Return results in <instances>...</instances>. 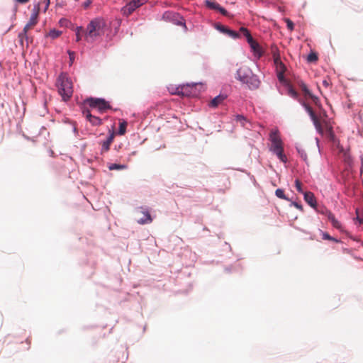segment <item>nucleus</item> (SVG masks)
Masks as SVG:
<instances>
[{
  "label": "nucleus",
  "mask_w": 363,
  "mask_h": 363,
  "mask_svg": "<svg viewBox=\"0 0 363 363\" xmlns=\"http://www.w3.org/2000/svg\"><path fill=\"white\" fill-rule=\"evenodd\" d=\"M18 38L22 45L23 43L24 40H26L27 42L28 41V34L25 33V35H23V31H22L21 33H20L18 34Z\"/></svg>",
  "instance_id": "nucleus-33"
},
{
  "label": "nucleus",
  "mask_w": 363,
  "mask_h": 363,
  "mask_svg": "<svg viewBox=\"0 0 363 363\" xmlns=\"http://www.w3.org/2000/svg\"><path fill=\"white\" fill-rule=\"evenodd\" d=\"M324 215H325L328 219L331 222L333 226L339 230H342V227L339 220H337L335 216L332 213L331 211L326 210L325 212H323Z\"/></svg>",
  "instance_id": "nucleus-10"
},
{
  "label": "nucleus",
  "mask_w": 363,
  "mask_h": 363,
  "mask_svg": "<svg viewBox=\"0 0 363 363\" xmlns=\"http://www.w3.org/2000/svg\"><path fill=\"white\" fill-rule=\"evenodd\" d=\"M196 84H183L177 88L175 94L182 96H190L194 94L193 90L194 89Z\"/></svg>",
  "instance_id": "nucleus-8"
},
{
  "label": "nucleus",
  "mask_w": 363,
  "mask_h": 363,
  "mask_svg": "<svg viewBox=\"0 0 363 363\" xmlns=\"http://www.w3.org/2000/svg\"><path fill=\"white\" fill-rule=\"evenodd\" d=\"M206 6L211 9L218 10L220 9V4L215 1H206Z\"/></svg>",
  "instance_id": "nucleus-20"
},
{
  "label": "nucleus",
  "mask_w": 363,
  "mask_h": 363,
  "mask_svg": "<svg viewBox=\"0 0 363 363\" xmlns=\"http://www.w3.org/2000/svg\"><path fill=\"white\" fill-rule=\"evenodd\" d=\"M248 43L250 44V48L254 52L255 56H257L258 58L262 56V48L257 41H255L254 39H250Z\"/></svg>",
  "instance_id": "nucleus-11"
},
{
  "label": "nucleus",
  "mask_w": 363,
  "mask_h": 363,
  "mask_svg": "<svg viewBox=\"0 0 363 363\" xmlns=\"http://www.w3.org/2000/svg\"><path fill=\"white\" fill-rule=\"evenodd\" d=\"M296 150H297L298 154L300 155L301 157L304 161H306L307 160V155H306L305 150L303 149H302L301 147H296Z\"/></svg>",
  "instance_id": "nucleus-28"
},
{
  "label": "nucleus",
  "mask_w": 363,
  "mask_h": 363,
  "mask_svg": "<svg viewBox=\"0 0 363 363\" xmlns=\"http://www.w3.org/2000/svg\"><path fill=\"white\" fill-rule=\"evenodd\" d=\"M272 52L273 54V58H276L277 56L280 57V55H279L277 48H276V47L273 48Z\"/></svg>",
  "instance_id": "nucleus-37"
},
{
  "label": "nucleus",
  "mask_w": 363,
  "mask_h": 363,
  "mask_svg": "<svg viewBox=\"0 0 363 363\" xmlns=\"http://www.w3.org/2000/svg\"><path fill=\"white\" fill-rule=\"evenodd\" d=\"M142 213L143 216L138 220V223L140 224L150 223L152 220L150 214L147 211Z\"/></svg>",
  "instance_id": "nucleus-17"
},
{
  "label": "nucleus",
  "mask_w": 363,
  "mask_h": 363,
  "mask_svg": "<svg viewBox=\"0 0 363 363\" xmlns=\"http://www.w3.org/2000/svg\"><path fill=\"white\" fill-rule=\"evenodd\" d=\"M308 98H310L312 100V101L315 106L320 107L321 105L318 97L315 96L312 94L311 96H310Z\"/></svg>",
  "instance_id": "nucleus-30"
},
{
  "label": "nucleus",
  "mask_w": 363,
  "mask_h": 363,
  "mask_svg": "<svg viewBox=\"0 0 363 363\" xmlns=\"http://www.w3.org/2000/svg\"><path fill=\"white\" fill-rule=\"evenodd\" d=\"M240 32L246 37L247 43L250 41V39H253L250 31L246 28L241 27L240 28Z\"/></svg>",
  "instance_id": "nucleus-22"
},
{
  "label": "nucleus",
  "mask_w": 363,
  "mask_h": 363,
  "mask_svg": "<svg viewBox=\"0 0 363 363\" xmlns=\"http://www.w3.org/2000/svg\"><path fill=\"white\" fill-rule=\"evenodd\" d=\"M38 9L34 11L28 22V25L30 27L34 28V26L38 23Z\"/></svg>",
  "instance_id": "nucleus-18"
},
{
  "label": "nucleus",
  "mask_w": 363,
  "mask_h": 363,
  "mask_svg": "<svg viewBox=\"0 0 363 363\" xmlns=\"http://www.w3.org/2000/svg\"><path fill=\"white\" fill-rule=\"evenodd\" d=\"M106 27V21L101 18H96L91 21L86 28V40L87 42H93L96 38L103 35L105 33Z\"/></svg>",
  "instance_id": "nucleus-1"
},
{
  "label": "nucleus",
  "mask_w": 363,
  "mask_h": 363,
  "mask_svg": "<svg viewBox=\"0 0 363 363\" xmlns=\"http://www.w3.org/2000/svg\"><path fill=\"white\" fill-rule=\"evenodd\" d=\"M274 64L280 67L281 69H284V64L282 63L281 60V57H276V58H274Z\"/></svg>",
  "instance_id": "nucleus-32"
},
{
  "label": "nucleus",
  "mask_w": 363,
  "mask_h": 363,
  "mask_svg": "<svg viewBox=\"0 0 363 363\" xmlns=\"http://www.w3.org/2000/svg\"><path fill=\"white\" fill-rule=\"evenodd\" d=\"M85 104L92 109H96L101 113H105L108 109L111 108L108 101L100 98H89L85 100Z\"/></svg>",
  "instance_id": "nucleus-5"
},
{
  "label": "nucleus",
  "mask_w": 363,
  "mask_h": 363,
  "mask_svg": "<svg viewBox=\"0 0 363 363\" xmlns=\"http://www.w3.org/2000/svg\"><path fill=\"white\" fill-rule=\"evenodd\" d=\"M33 28V27H30V26H28V24H26L25 26V27L23 28V35H25V33L27 34L28 31L30 29Z\"/></svg>",
  "instance_id": "nucleus-40"
},
{
  "label": "nucleus",
  "mask_w": 363,
  "mask_h": 363,
  "mask_svg": "<svg viewBox=\"0 0 363 363\" xmlns=\"http://www.w3.org/2000/svg\"><path fill=\"white\" fill-rule=\"evenodd\" d=\"M298 86H299L300 89H301V91H303L305 97H309L310 96H311L312 93L308 89L306 84L303 82H302V81L299 82Z\"/></svg>",
  "instance_id": "nucleus-19"
},
{
  "label": "nucleus",
  "mask_w": 363,
  "mask_h": 363,
  "mask_svg": "<svg viewBox=\"0 0 363 363\" xmlns=\"http://www.w3.org/2000/svg\"><path fill=\"white\" fill-rule=\"evenodd\" d=\"M58 92L63 101H68L73 94V86L70 79L66 74H61L57 79Z\"/></svg>",
  "instance_id": "nucleus-3"
},
{
  "label": "nucleus",
  "mask_w": 363,
  "mask_h": 363,
  "mask_svg": "<svg viewBox=\"0 0 363 363\" xmlns=\"http://www.w3.org/2000/svg\"><path fill=\"white\" fill-rule=\"evenodd\" d=\"M286 23V26H287V28L289 30H294V23L289 18H286L285 20Z\"/></svg>",
  "instance_id": "nucleus-35"
},
{
  "label": "nucleus",
  "mask_w": 363,
  "mask_h": 363,
  "mask_svg": "<svg viewBox=\"0 0 363 363\" xmlns=\"http://www.w3.org/2000/svg\"><path fill=\"white\" fill-rule=\"evenodd\" d=\"M295 186L296 188V190L299 192V193H302L303 194L304 192L303 191V189H302V183L298 180V179H296L295 181Z\"/></svg>",
  "instance_id": "nucleus-34"
},
{
  "label": "nucleus",
  "mask_w": 363,
  "mask_h": 363,
  "mask_svg": "<svg viewBox=\"0 0 363 363\" xmlns=\"http://www.w3.org/2000/svg\"><path fill=\"white\" fill-rule=\"evenodd\" d=\"M50 0H44L45 3V11L48 9V6L50 5Z\"/></svg>",
  "instance_id": "nucleus-44"
},
{
  "label": "nucleus",
  "mask_w": 363,
  "mask_h": 363,
  "mask_svg": "<svg viewBox=\"0 0 363 363\" xmlns=\"http://www.w3.org/2000/svg\"><path fill=\"white\" fill-rule=\"evenodd\" d=\"M86 30H84L82 27H77L76 29V40L79 42L82 37L81 33H84L85 34Z\"/></svg>",
  "instance_id": "nucleus-26"
},
{
  "label": "nucleus",
  "mask_w": 363,
  "mask_h": 363,
  "mask_svg": "<svg viewBox=\"0 0 363 363\" xmlns=\"http://www.w3.org/2000/svg\"><path fill=\"white\" fill-rule=\"evenodd\" d=\"M297 209L300 210V211H303V206L302 205L296 203V202H293L292 203Z\"/></svg>",
  "instance_id": "nucleus-42"
},
{
  "label": "nucleus",
  "mask_w": 363,
  "mask_h": 363,
  "mask_svg": "<svg viewBox=\"0 0 363 363\" xmlns=\"http://www.w3.org/2000/svg\"><path fill=\"white\" fill-rule=\"evenodd\" d=\"M215 28L216 30H218V31H220V33H222L225 35H227L233 39L240 38V35L238 32L230 30L228 27H226L220 23H216Z\"/></svg>",
  "instance_id": "nucleus-9"
},
{
  "label": "nucleus",
  "mask_w": 363,
  "mask_h": 363,
  "mask_svg": "<svg viewBox=\"0 0 363 363\" xmlns=\"http://www.w3.org/2000/svg\"><path fill=\"white\" fill-rule=\"evenodd\" d=\"M307 60L309 62H315L318 60V56L315 53L311 52L308 55Z\"/></svg>",
  "instance_id": "nucleus-31"
},
{
  "label": "nucleus",
  "mask_w": 363,
  "mask_h": 363,
  "mask_svg": "<svg viewBox=\"0 0 363 363\" xmlns=\"http://www.w3.org/2000/svg\"><path fill=\"white\" fill-rule=\"evenodd\" d=\"M91 4V0H86V1L84 3V7L85 9L88 8Z\"/></svg>",
  "instance_id": "nucleus-43"
},
{
  "label": "nucleus",
  "mask_w": 363,
  "mask_h": 363,
  "mask_svg": "<svg viewBox=\"0 0 363 363\" xmlns=\"http://www.w3.org/2000/svg\"><path fill=\"white\" fill-rule=\"evenodd\" d=\"M272 143L270 150L277 155L283 162H286V157L284 154L283 143L277 130L272 131L269 135Z\"/></svg>",
  "instance_id": "nucleus-4"
},
{
  "label": "nucleus",
  "mask_w": 363,
  "mask_h": 363,
  "mask_svg": "<svg viewBox=\"0 0 363 363\" xmlns=\"http://www.w3.org/2000/svg\"><path fill=\"white\" fill-rule=\"evenodd\" d=\"M308 98H310L312 100V101L315 106L320 107L321 105L318 97L315 96L312 94L311 96H310Z\"/></svg>",
  "instance_id": "nucleus-29"
},
{
  "label": "nucleus",
  "mask_w": 363,
  "mask_h": 363,
  "mask_svg": "<svg viewBox=\"0 0 363 363\" xmlns=\"http://www.w3.org/2000/svg\"><path fill=\"white\" fill-rule=\"evenodd\" d=\"M115 137V133L111 132L109 136L107 138L106 140H104L101 144V151L103 152H108L110 149V146L113 141Z\"/></svg>",
  "instance_id": "nucleus-14"
},
{
  "label": "nucleus",
  "mask_w": 363,
  "mask_h": 363,
  "mask_svg": "<svg viewBox=\"0 0 363 363\" xmlns=\"http://www.w3.org/2000/svg\"><path fill=\"white\" fill-rule=\"evenodd\" d=\"M83 113L93 125L97 126L101 124V119L99 117L91 115L89 110H84Z\"/></svg>",
  "instance_id": "nucleus-12"
},
{
  "label": "nucleus",
  "mask_w": 363,
  "mask_h": 363,
  "mask_svg": "<svg viewBox=\"0 0 363 363\" xmlns=\"http://www.w3.org/2000/svg\"><path fill=\"white\" fill-rule=\"evenodd\" d=\"M275 195L279 199L289 201V199L285 196L284 191L281 189H277L275 191Z\"/></svg>",
  "instance_id": "nucleus-25"
},
{
  "label": "nucleus",
  "mask_w": 363,
  "mask_h": 363,
  "mask_svg": "<svg viewBox=\"0 0 363 363\" xmlns=\"http://www.w3.org/2000/svg\"><path fill=\"white\" fill-rule=\"evenodd\" d=\"M68 54H69V61H70V65H72L74 60V52H72V51H70L69 50L68 51Z\"/></svg>",
  "instance_id": "nucleus-36"
},
{
  "label": "nucleus",
  "mask_w": 363,
  "mask_h": 363,
  "mask_svg": "<svg viewBox=\"0 0 363 363\" xmlns=\"http://www.w3.org/2000/svg\"><path fill=\"white\" fill-rule=\"evenodd\" d=\"M126 128H127V123L125 121H123V122L120 123L118 134L120 135H124L126 132Z\"/></svg>",
  "instance_id": "nucleus-21"
},
{
  "label": "nucleus",
  "mask_w": 363,
  "mask_h": 363,
  "mask_svg": "<svg viewBox=\"0 0 363 363\" xmlns=\"http://www.w3.org/2000/svg\"><path fill=\"white\" fill-rule=\"evenodd\" d=\"M322 236L323 240H332V236H330L328 233L326 232H322Z\"/></svg>",
  "instance_id": "nucleus-39"
},
{
  "label": "nucleus",
  "mask_w": 363,
  "mask_h": 363,
  "mask_svg": "<svg viewBox=\"0 0 363 363\" xmlns=\"http://www.w3.org/2000/svg\"><path fill=\"white\" fill-rule=\"evenodd\" d=\"M227 98L225 94H219L218 96L213 98L208 104V106L211 108H216L220 105Z\"/></svg>",
  "instance_id": "nucleus-13"
},
{
  "label": "nucleus",
  "mask_w": 363,
  "mask_h": 363,
  "mask_svg": "<svg viewBox=\"0 0 363 363\" xmlns=\"http://www.w3.org/2000/svg\"><path fill=\"white\" fill-rule=\"evenodd\" d=\"M288 94L295 99H298V92L291 86H289V89H288Z\"/></svg>",
  "instance_id": "nucleus-24"
},
{
  "label": "nucleus",
  "mask_w": 363,
  "mask_h": 363,
  "mask_svg": "<svg viewBox=\"0 0 363 363\" xmlns=\"http://www.w3.org/2000/svg\"><path fill=\"white\" fill-rule=\"evenodd\" d=\"M218 11H220L223 16L228 15V11L221 6H220V9Z\"/></svg>",
  "instance_id": "nucleus-41"
},
{
  "label": "nucleus",
  "mask_w": 363,
  "mask_h": 363,
  "mask_svg": "<svg viewBox=\"0 0 363 363\" xmlns=\"http://www.w3.org/2000/svg\"><path fill=\"white\" fill-rule=\"evenodd\" d=\"M62 34V32L55 29L51 30L47 36L50 37L52 39L58 38Z\"/></svg>",
  "instance_id": "nucleus-23"
},
{
  "label": "nucleus",
  "mask_w": 363,
  "mask_h": 363,
  "mask_svg": "<svg viewBox=\"0 0 363 363\" xmlns=\"http://www.w3.org/2000/svg\"><path fill=\"white\" fill-rule=\"evenodd\" d=\"M330 240V241H333L335 242H340V240H338L337 239H336V238H335L333 237H332V240Z\"/></svg>",
  "instance_id": "nucleus-47"
},
{
  "label": "nucleus",
  "mask_w": 363,
  "mask_h": 363,
  "mask_svg": "<svg viewBox=\"0 0 363 363\" xmlns=\"http://www.w3.org/2000/svg\"><path fill=\"white\" fill-rule=\"evenodd\" d=\"M303 106L305 107L306 111L308 113L311 120L313 122V124H314L317 131L320 134L323 135V128L321 125V123H320V120L318 118V117L316 116L314 111H313L312 108L306 103H303Z\"/></svg>",
  "instance_id": "nucleus-6"
},
{
  "label": "nucleus",
  "mask_w": 363,
  "mask_h": 363,
  "mask_svg": "<svg viewBox=\"0 0 363 363\" xmlns=\"http://www.w3.org/2000/svg\"><path fill=\"white\" fill-rule=\"evenodd\" d=\"M145 3V0H132L128 3L122 9V12L124 15L128 16L130 15L136 9L141 6Z\"/></svg>",
  "instance_id": "nucleus-7"
},
{
  "label": "nucleus",
  "mask_w": 363,
  "mask_h": 363,
  "mask_svg": "<svg viewBox=\"0 0 363 363\" xmlns=\"http://www.w3.org/2000/svg\"><path fill=\"white\" fill-rule=\"evenodd\" d=\"M125 168V165L118 164H111L108 166V169L110 170H121Z\"/></svg>",
  "instance_id": "nucleus-27"
},
{
  "label": "nucleus",
  "mask_w": 363,
  "mask_h": 363,
  "mask_svg": "<svg viewBox=\"0 0 363 363\" xmlns=\"http://www.w3.org/2000/svg\"><path fill=\"white\" fill-rule=\"evenodd\" d=\"M236 79L247 85L250 89H257L260 85L258 77L247 67H240L237 71Z\"/></svg>",
  "instance_id": "nucleus-2"
},
{
  "label": "nucleus",
  "mask_w": 363,
  "mask_h": 363,
  "mask_svg": "<svg viewBox=\"0 0 363 363\" xmlns=\"http://www.w3.org/2000/svg\"><path fill=\"white\" fill-rule=\"evenodd\" d=\"M236 121L238 122H240L243 125H244V121H245V118H244V116H242L241 115H238L236 116Z\"/></svg>",
  "instance_id": "nucleus-38"
},
{
  "label": "nucleus",
  "mask_w": 363,
  "mask_h": 363,
  "mask_svg": "<svg viewBox=\"0 0 363 363\" xmlns=\"http://www.w3.org/2000/svg\"><path fill=\"white\" fill-rule=\"evenodd\" d=\"M16 2L19 3V4H26L27 2L29 1V0H15Z\"/></svg>",
  "instance_id": "nucleus-45"
},
{
  "label": "nucleus",
  "mask_w": 363,
  "mask_h": 363,
  "mask_svg": "<svg viewBox=\"0 0 363 363\" xmlns=\"http://www.w3.org/2000/svg\"><path fill=\"white\" fill-rule=\"evenodd\" d=\"M323 84L326 87L328 86L329 84H330L329 82L327 80H323Z\"/></svg>",
  "instance_id": "nucleus-46"
},
{
  "label": "nucleus",
  "mask_w": 363,
  "mask_h": 363,
  "mask_svg": "<svg viewBox=\"0 0 363 363\" xmlns=\"http://www.w3.org/2000/svg\"><path fill=\"white\" fill-rule=\"evenodd\" d=\"M321 123V125L323 130V133L325 132L330 137H333V127L326 121H323Z\"/></svg>",
  "instance_id": "nucleus-16"
},
{
  "label": "nucleus",
  "mask_w": 363,
  "mask_h": 363,
  "mask_svg": "<svg viewBox=\"0 0 363 363\" xmlns=\"http://www.w3.org/2000/svg\"><path fill=\"white\" fill-rule=\"evenodd\" d=\"M304 200L311 207L315 208L316 206V200L314 194L311 191H306L303 193Z\"/></svg>",
  "instance_id": "nucleus-15"
}]
</instances>
